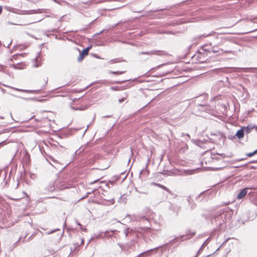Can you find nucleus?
Wrapping results in <instances>:
<instances>
[{
	"label": "nucleus",
	"instance_id": "473e14b6",
	"mask_svg": "<svg viewBox=\"0 0 257 257\" xmlns=\"http://www.w3.org/2000/svg\"><path fill=\"white\" fill-rule=\"evenodd\" d=\"M160 187H161L162 189L167 191H169L168 189L165 186L162 185H159Z\"/></svg>",
	"mask_w": 257,
	"mask_h": 257
},
{
	"label": "nucleus",
	"instance_id": "49530a36",
	"mask_svg": "<svg viewBox=\"0 0 257 257\" xmlns=\"http://www.w3.org/2000/svg\"><path fill=\"white\" fill-rule=\"evenodd\" d=\"M104 31V30H102L101 31H100L99 33H97L96 34L99 35V34H101V33H102Z\"/></svg>",
	"mask_w": 257,
	"mask_h": 257
},
{
	"label": "nucleus",
	"instance_id": "bf43d9fd",
	"mask_svg": "<svg viewBox=\"0 0 257 257\" xmlns=\"http://www.w3.org/2000/svg\"><path fill=\"white\" fill-rule=\"evenodd\" d=\"M162 10H156V11H154V12H158V11H161Z\"/></svg>",
	"mask_w": 257,
	"mask_h": 257
},
{
	"label": "nucleus",
	"instance_id": "0e129e2a",
	"mask_svg": "<svg viewBox=\"0 0 257 257\" xmlns=\"http://www.w3.org/2000/svg\"><path fill=\"white\" fill-rule=\"evenodd\" d=\"M83 242V240H82L81 243H82Z\"/></svg>",
	"mask_w": 257,
	"mask_h": 257
},
{
	"label": "nucleus",
	"instance_id": "f704fd0d",
	"mask_svg": "<svg viewBox=\"0 0 257 257\" xmlns=\"http://www.w3.org/2000/svg\"><path fill=\"white\" fill-rule=\"evenodd\" d=\"M111 89L113 90H118V86H112L111 87Z\"/></svg>",
	"mask_w": 257,
	"mask_h": 257
},
{
	"label": "nucleus",
	"instance_id": "412c9836",
	"mask_svg": "<svg viewBox=\"0 0 257 257\" xmlns=\"http://www.w3.org/2000/svg\"><path fill=\"white\" fill-rule=\"evenodd\" d=\"M103 232H101V233H100L99 234H94L93 235V237H92L91 238V239H90V240L89 241V242H88V244L89 243V242H90V241L93 239V238H96V239H100V238H103Z\"/></svg>",
	"mask_w": 257,
	"mask_h": 257
},
{
	"label": "nucleus",
	"instance_id": "79ce46f5",
	"mask_svg": "<svg viewBox=\"0 0 257 257\" xmlns=\"http://www.w3.org/2000/svg\"><path fill=\"white\" fill-rule=\"evenodd\" d=\"M195 206H196V205H195V204H192V205H191V208L192 209H194V208H195Z\"/></svg>",
	"mask_w": 257,
	"mask_h": 257
},
{
	"label": "nucleus",
	"instance_id": "6e6552de",
	"mask_svg": "<svg viewBox=\"0 0 257 257\" xmlns=\"http://www.w3.org/2000/svg\"><path fill=\"white\" fill-rule=\"evenodd\" d=\"M218 45H214V46H212L210 48L211 52H212L213 53H216L219 52L220 51H221L222 53H228L231 52V51H228V50L224 51L223 49L218 48Z\"/></svg>",
	"mask_w": 257,
	"mask_h": 257
},
{
	"label": "nucleus",
	"instance_id": "6ab92c4d",
	"mask_svg": "<svg viewBox=\"0 0 257 257\" xmlns=\"http://www.w3.org/2000/svg\"><path fill=\"white\" fill-rule=\"evenodd\" d=\"M207 45H204L202 46L199 51H201V52H204L206 54H207V53H210V48H207Z\"/></svg>",
	"mask_w": 257,
	"mask_h": 257
},
{
	"label": "nucleus",
	"instance_id": "58836bf2",
	"mask_svg": "<svg viewBox=\"0 0 257 257\" xmlns=\"http://www.w3.org/2000/svg\"><path fill=\"white\" fill-rule=\"evenodd\" d=\"M185 136V134L184 133H182L181 136ZM185 136H187L188 137V138H190V136L189 134H185Z\"/></svg>",
	"mask_w": 257,
	"mask_h": 257
},
{
	"label": "nucleus",
	"instance_id": "ea45409f",
	"mask_svg": "<svg viewBox=\"0 0 257 257\" xmlns=\"http://www.w3.org/2000/svg\"><path fill=\"white\" fill-rule=\"evenodd\" d=\"M3 11V7L2 6H0V15L2 14Z\"/></svg>",
	"mask_w": 257,
	"mask_h": 257
},
{
	"label": "nucleus",
	"instance_id": "c85d7f7f",
	"mask_svg": "<svg viewBox=\"0 0 257 257\" xmlns=\"http://www.w3.org/2000/svg\"><path fill=\"white\" fill-rule=\"evenodd\" d=\"M257 154V149L255 150L253 152L249 153L247 154V156L248 157H251L254 155H255Z\"/></svg>",
	"mask_w": 257,
	"mask_h": 257
},
{
	"label": "nucleus",
	"instance_id": "ddd939ff",
	"mask_svg": "<svg viewBox=\"0 0 257 257\" xmlns=\"http://www.w3.org/2000/svg\"><path fill=\"white\" fill-rule=\"evenodd\" d=\"M30 14H41V13H49V10L45 9H39L38 10H33L31 11Z\"/></svg>",
	"mask_w": 257,
	"mask_h": 257
},
{
	"label": "nucleus",
	"instance_id": "f3484780",
	"mask_svg": "<svg viewBox=\"0 0 257 257\" xmlns=\"http://www.w3.org/2000/svg\"><path fill=\"white\" fill-rule=\"evenodd\" d=\"M88 53H87L84 49H83L82 51L81 52L80 51L79 56L77 58V61L78 62H81L84 58V57L87 55Z\"/></svg>",
	"mask_w": 257,
	"mask_h": 257
},
{
	"label": "nucleus",
	"instance_id": "4468645a",
	"mask_svg": "<svg viewBox=\"0 0 257 257\" xmlns=\"http://www.w3.org/2000/svg\"><path fill=\"white\" fill-rule=\"evenodd\" d=\"M225 157L224 154H211V158L216 160H219L221 158H224Z\"/></svg>",
	"mask_w": 257,
	"mask_h": 257
},
{
	"label": "nucleus",
	"instance_id": "4be33fe9",
	"mask_svg": "<svg viewBox=\"0 0 257 257\" xmlns=\"http://www.w3.org/2000/svg\"><path fill=\"white\" fill-rule=\"evenodd\" d=\"M116 230H111L110 231H105L104 232H103V238L104 237H111L112 234H110L111 232H113L114 231H115Z\"/></svg>",
	"mask_w": 257,
	"mask_h": 257
},
{
	"label": "nucleus",
	"instance_id": "09e8293b",
	"mask_svg": "<svg viewBox=\"0 0 257 257\" xmlns=\"http://www.w3.org/2000/svg\"><path fill=\"white\" fill-rule=\"evenodd\" d=\"M205 246H206V245H203V244H202V246H201V247H200V248H201V249H203V248Z\"/></svg>",
	"mask_w": 257,
	"mask_h": 257
},
{
	"label": "nucleus",
	"instance_id": "c756f323",
	"mask_svg": "<svg viewBox=\"0 0 257 257\" xmlns=\"http://www.w3.org/2000/svg\"><path fill=\"white\" fill-rule=\"evenodd\" d=\"M210 238H211L210 237H209L208 238H207V239L204 242L203 245H207V244L209 243V242L210 240Z\"/></svg>",
	"mask_w": 257,
	"mask_h": 257
},
{
	"label": "nucleus",
	"instance_id": "a211bd4d",
	"mask_svg": "<svg viewBox=\"0 0 257 257\" xmlns=\"http://www.w3.org/2000/svg\"><path fill=\"white\" fill-rule=\"evenodd\" d=\"M196 106H200L201 108L199 109L205 111H207L209 110V106L206 105L205 104L197 103Z\"/></svg>",
	"mask_w": 257,
	"mask_h": 257
},
{
	"label": "nucleus",
	"instance_id": "423d86ee",
	"mask_svg": "<svg viewBox=\"0 0 257 257\" xmlns=\"http://www.w3.org/2000/svg\"><path fill=\"white\" fill-rule=\"evenodd\" d=\"M50 160L53 162L52 163V162H50V164L55 168L58 170H62L66 167V165L64 166L63 165H61L60 163H58V161L55 160L51 157L50 158Z\"/></svg>",
	"mask_w": 257,
	"mask_h": 257
},
{
	"label": "nucleus",
	"instance_id": "a18cd8bd",
	"mask_svg": "<svg viewBox=\"0 0 257 257\" xmlns=\"http://www.w3.org/2000/svg\"><path fill=\"white\" fill-rule=\"evenodd\" d=\"M123 100H124V99H123V98H121V99H119V102H122Z\"/></svg>",
	"mask_w": 257,
	"mask_h": 257
},
{
	"label": "nucleus",
	"instance_id": "de8ad7c7",
	"mask_svg": "<svg viewBox=\"0 0 257 257\" xmlns=\"http://www.w3.org/2000/svg\"><path fill=\"white\" fill-rule=\"evenodd\" d=\"M103 117H111V115H105V116H104Z\"/></svg>",
	"mask_w": 257,
	"mask_h": 257
},
{
	"label": "nucleus",
	"instance_id": "37998d69",
	"mask_svg": "<svg viewBox=\"0 0 257 257\" xmlns=\"http://www.w3.org/2000/svg\"><path fill=\"white\" fill-rule=\"evenodd\" d=\"M211 35H212L211 34H207V35H202V36H203L204 37H207L208 36H210Z\"/></svg>",
	"mask_w": 257,
	"mask_h": 257
},
{
	"label": "nucleus",
	"instance_id": "864d4df0",
	"mask_svg": "<svg viewBox=\"0 0 257 257\" xmlns=\"http://www.w3.org/2000/svg\"><path fill=\"white\" fill-rule=\"evenodd\" d=\"M90 193L88 192V193H87V195H86V197H87V196H88ZM85 197H83L82 198H85Z\"/></svg>",
	"mask_w": 257,
	"mask_h": 257
},
{
	"label": "nucleus",
	"instance_id": "2f4dec72",
	"mask_svg": "<svg viewBox=\"0 0 257 257\" xmlns=\"http://www.w3.org/2000/svg\"><path fill=\"white\" fill-rule=\"evenodd\" d=\"M21 239V237H20L19 238V239L16 242H15V243L13 245H14V247H15L16 246H17V245H18L19 242L20 241Z\"/></svg>",
	"mask_w": 257,
	"mask_h": 257
},
{
	"label": "nucleus",
	"instance_id": "e2e57ef3",
	"mask_svg": "<svg viewBox=\"0 0 257 257\" xmlns=\"http://www.w3.org/2000/svg\"><path fill=\"white\" fill-rule=\"evenodd\" d=\"M219 249V248H218L217 249H216V251L218 250Z\"/></svg>",
	"mask_w": 257,
	"mask_h": 257
},
{
	"label": "nucleus",
	"instance_id": "603ef678",
	"mask_svg": "<svg viewBox=\"0 0 257 257\" xmlns=\"http://www.w3.org/2000/svg\"><path fill=\"white\" fill-rule=\"evenodd\" d=\"M90 124L89 125H87V128L84 131V133L86 132V131L87 130V128H88Z\"/></svg>",
	"mask_w": 257,
	"mask_h": 257
},
{
	"label": "nucleus",
	"instance_id": "052dcab7",
	"mask_svg": "<svg viewBox=\"0 0 257 257\" xmlns=\"http://www.w3.org/2000/svg\"><path fill=\"white\" fill-rule=\"evenodd\" d=\"M14 67L15 68H17V67H16V65H13Z\"/></svg>",
	"mask_w": 257,
	"mask_h": 257
},
{
	"label": "nucleus",
	"instance_id": "c03bdc74",
	"mask_svg": "<svg viewBox=\"0 0 257 257\" xmlns=\"http://www.w3.org/2000/svg\"><path fill=\"white\" fill-rule=\"evenodd\" d=\"M33 236V234H32L31 236H30L28 238V240H30L31 239V238H32Z\"/></svg>",
	"mask_w": 257,
	"mask_h": 257
},
{
	"label": "nucleus",
	"instance_id": "dca6fc26",
	"mask_svg": "<svg viewBox=\"0 0 257 257\" xmlns=\"http://www.w3.org/2000/svg\"><path fill=\"white\" fill-rule=\"evenodd\" d=\"M56 189V185L54 182H51L46 188V190L49 192H53Z\"/></svg>",
	"mask_w": 257,
	"mask_h": 257
},
{
	"label": "nucleus",
	"instance_id": "f03ea898",
	"mask_svg": "<svg viewBox=\"0 0 257 257\" xmlns=\"http://www.w3.org/2000/svg\"><path fill=\"white\" fill-rule=\"evenodd\" d=\"M135 219L137 221H143L144 222V225H146L145 227H141L140 228L139 231L141 232H149L151 231V220L148 217L144 215H139L135 217Z\"/></svg>",
	"mask_w": 257,
	"mask_h": 257
},
{
	"label": "nucleus",
	"instance_id": "4d7b16f0",
	"mask_svg": "<svg viewBox=\"0 0 257 257\" xmlns=\"http://www.w3.org/2000/svg\"><path fill=\"white\" fill-rule=\"evenodd\" d=\"M2 173H3L2 170H0V176H1Z\"/></svg>",
	"mask_w": 257,
	"mask_h": 257
},
{
	"label": "nucleus",
	"instance_id": "c9c22d12",
	"mask_svg": "<svg viewBox=\"0 0 257 257\" xmlns=\"http://www.w3.org/2000/svg\"><path fill=\"white\" fill-rule=\"evenodd\" d=\"M208 141L210 143H214V142H215L213 140V139H211V138H209Z\"/></svg>",
	"mask_w": 257,
	"mask_h": 257
},
{
	"label": "nucleus",
	"instance_id": "aec40b11",
	"mask_svg": "<svg viewBox=\"0 0 257 257\" xmlns=\"http://www.w3.org/2000/svg\"><path fill=\"white\" fill-rule=\"evenodd\" d=\"M242 128H244V132L246 134H248L250 132L251 130L253 129L254 128H255L256 130H257V127H255L254 125H248L246 127H242Z\"/></svg>",
	"mask_w": 257,
	"mask_h": 257
},
{
	"label": "nucleus",
	"instance_id": "3c124183",
	"mask_svg": "<svg viewBox=\"0 0 257 257\" xmlns=\"http://www.w3.org/2000/svg\"><path fill=\"white\" fill-rule=\"evenodd\" d=\"M243 69H244V70H250L251 69V68H242Z\"/></svg>",
	"mask_w": 257,
	"mask_h": 257
},
{
	"label": "nucleus",
	"instance_id": "b1692460",
	"mask_svg": "<svg viewBox=\"0 0 257 257\" xmlns=\"http://www.w3.org/2000/svg\"><path fill=\"white\" fill-rule=\"evenodd\" d=\"M120 62H121V60H120L118 58H116V59H111V60H109L108 61V63L110 64H114V63H119Z\"/></svg>",
	"mask_w": 257,
	"mask_h": 257
},
{
	"label": "nucleus",
	"instance_id": "a19ab883",
	"mask_svg": "<svg viewBox=\"0 0 257 257\" xmlns=\"http://www.w3.org/2000/svg\"><path fill=\"white\" fill-rule=\"evenodd\" d=\"M6 176H7V173L5 172H4V175H3V177H4V180L5 179L6 177Z\"/></svg>",
	"mask_w": 257,
	"mask_h": 257
},
{
	"label": "nucleus",
	"instance_id": "f8f14e48",
	"mask_svg": "<svg viewBox=\"0 0 257 257\" xmlns=\"http://www.w3.org/2000/svg\"><path fill=\"white\" fill-rule=\"evenodd\" d=\"M70 185L67 184L65 182L63 181L60 182L59 184H56V188L58 190H62L70 187Z\"/></svg>",
	"mask_w": 257,
	"mask_h": 257
},
{
	"label": "nucleus",
	"instance_id": "9b49d317",
	"mask_svg": "<svg viewBox=\"0 0 257 257\" xmlns=\"http://www.w3.org/2000/svg\"><path fill=\"white\" fill-rule=\"evenodd\" d=\"M11 88L14 89L17 91H19L20 92H27V93H39L40 92V90H27V89H19L15 87H10Z\"/></svg>",
	"mask_w": 257,
	"mask_h": 257
},
{
	"label": "nucleus",
	"instance_id": "680f3d73",
	"mask_svg": "<svg viewBox=\"0 0 257 257\" xmlns=\"http://www.w3.org/2000/svg\"><path fill=\"white\" fill-rule=\"evenodd\" d=\"M78 225H80V226H81V225L80 223H78Z\"/></svg>",
	"mask_w": 257,
	"mask_h": 257
},
{
	"label": "nucleus",
	"instance_id": "13d9d810",
	"mask_svg": "<svg viewBox=\"0 0 257 257\" xmlns=\"http://www.w3.org/2000/svg\"><path fill=\"white\" fill-rule=\"evenodd\" d=\"M47 82H48V80H47L46 81V82H45V85H44V86H45V85L47 83Z\"/></svg>",
	"mask_w": 257,
	"mask_h": 257
},
{
	"label": "nucleus",
	"instance_id": "8fccbe9b",
	"mask_svg": "<svg viewBox=\"0 0 257 257\" xmlns=\"http://www.w3.org/2000/svg\"><path fill=\"white\" fill-rule=\"evenodd\" d=\"M205 246H206V245H203V244H202V246H201V247H200V248H201V249H203V248Z\"/></svg>",
	"mask_w": 257,
	"mask_h": 257
},
{
	"label": "nucleus",
	"instance_id": "69168bd1",
	"mask_svg": "<svg viewBox=\"0 0 257 257\" xmlns=\"http://www.w3.org/2000/svg\"><path fill=\"white\" fill-rule=\"evenodd\" d=\"M209 256H210V255H208L206 257H208Z\"/></svg>",
	"mask_w": 257,
	"mask_h": 257
},
{
	"label": "nucleus",
	"instance_id": "5fc2aeb1",
	"mask_svg": "<svg viewBox=\"0 0 257 257\" xmlns=\"http://www.w3.org/2000/svg\"><path fill=\"white\" fill-rule=\"evenodd\" d=\"M188 201L189 203H190V197H189V198L188 199Z\"/></svg>",
	"mask_w": 257,
	"mask_h": 257
},
{
	"label": "nucleus",
	"instance_id": "72a5a7b5",
	"mask_svg": "<svg viewBox=\"0 0 257 257\" xmlns=\"http://www.w3.org/2000/svg\"><path fill=\"white\" fill-rule=\"evenodd\" d=\"M91 48V46H88L87 48L84 49V51H85L87 53H88V51L89 49Z\"/></svg>",
	"mask_w": 257,
	"mask_h": 257
},
{
	"label": "nucleus",
	"instance_id": "2eb2a0df",
	"mask_svg": "<svg viewBox=\"0 0 257 257\" xmlns=\"http://www.w3.org/2000/svg\"><path fill=\"white\" fill-rule=\"evenodd\" d=\"M117 244L122 250H125L127 249L133 244V242L127 243L126 244L118 243Z\"/></svg>",
	"mask_w": 257,
	"mask_h": 257
},
{
	"label": "nucleus",
	"instance_id": "a878e982",
	"mask_svg": "<svg viewBox=\"0 0 257 257\" xmlns=\"http://www.w3.org/2000/svg\"><path fill=\"white\" fill-rule=\"evenodd\" d=\"M125 71H109V73L110 74H122L125 73Z\"/></svg>",
	"mask_w": 257,
	"mask_h": 257
},
{
	"label": "nucleus",
	"instance_id": "1a4fd4ad",
	"mask_svg": "<svg viewBox=\"0 0 257 257\" xmlns=\"http://www.w3.org/2000/svg\"><path fill=\"white\" fill-rule=\"evenodd\" d=\"M124 233L125 234V237L131 238L132 241H134V236L135 235V233L133 232L132 230L128 228L125 229L124 230Z\"/></svg>",
	"mask_w": 257,
	"mask_h": 257
},
{
	"label": "nucleus",
	"instance_id": "6e6d98bb",
	"mask_svg": "<svg viewBox=\"0 0 257 257\" xmlns=\"http://www.w3.org/2000/svg\"><path fill=\"white\" fill-rule=\"evenodd\" d=\"M98 181V180H95V181H94L93 182L91 183V184L94 183H95V182H97Z\"/></svg>",
	"mask_w": 257,
	"mask_h": 257
},
{
	"label": "nucleus",
	"instance_id": "4c0bfd02",
	"mask_svg": "<svg viewBox=\"0 0 257 257\" xmlns=\"http://www.w3.org/2000/svg\"><path fill=\"white\" fill-rule=\"evenodd\" d=\"M202 250V249H201V248H200V249H199V250L198 251V252H197V253L195 257H197V256L199 255V254L200 253V251H201Z\"/></svg>",
	"mask_w": 257,
	"mask_h": 257
},
{
	"label": "nucleus",
	"instance_id": "f257e3e1",
	"mask_svg": "<svg viewBox=\"0 0 257 257\" xmlns=\"http://www.w3.org/2000/svg\"><path fill=\"white\" fill-rule=\"evenodd\" d=\"M248 188H244L240 190L236 198L241 199L243 198L247 194L248 199L255 205H257V193L255 192H249L248 193Z\"/></svg>",
	"mask_w": 257,
	"mask_h": 257
},
{
	"label": "nucleus",
	"instance_id": "9d476101",
	"mask_svg": "<svg viewBox=\"0 0 257 257\" xmlns=\"http://www.w3.org/2000/svg\"><path fill=\"white\" fill-rule=\"evenodd\" d=\"M207 56V54H206L204 52H201V51H199L197 58L200 63H203L206 60Z\"/></svg>",
	"mask_w": 257,
	"mask_h": 257
},
{
	"label": "nucleus",
	"instance_id": "0eeeda50",
	"mask_svg": "<svg viewBox=\"0 0 257 257\" xmlns=\"http://www.w3.org/2000/svg\"><path fill=\"white\" fill-rule=\"evenodd\" d=\"M244 128H242V127L238 130L236 133L235 135L233 137H231L229 136L228 138L229 139H232V138L235 139L237 137L239 139H241L243 138L244 135Z\"/></svg>",
	"mask_w": 257,
	"mask_h": 257
},
{
	"label": "nucleus",
	"instance_id": "7ed1b4c3",
	"mask_svg": "<svg viewBox=\"0 0 257 257\" xmlns=\"http://www.w3.org/2000/svg\"><path fill=\"white\" fill-rule=\"evenodd\" d=\"M158 55V56H163L166 55L167 54L166 52L160 50H153L151 51H146V52H140L138 55Z\"/></svg>",
	"mask_w": 257,
	"mask_h": 257
},
{
	"label": "nucleus",
	"instance_id": "39448f33",
	"mask_svg": "<svg viewBox=\"0 0 257 257\" xmlns=\"http://www.w3.org/2000/svg\"><path fill=\"white\" fill-rule=\"evenodd\" d=\"M195 234V232H191L190 231H187V233L186 234L182 235L178 237L175 238L174 239L172 240L170 242V243L171 244H173V243H174V241L175 240H178V239H180L181 241H183V240H184L190 239L192 236H194Z\"/></svg>",
	"mask_w": 257,
	"mask_h": 257
},
{
	"label": "nucleus",
	"instance_id": "e433bc0d",
	"mask_svg": "<svg viewBox=\"0 0 257 257\" xmlns=\"http://www.w3.org/2000/svg\"><path fill=\"white\" fill-rule=\"evenodd\" d=\"M56 230H58V229H55V230H52V231H51L50 232H48L47 234H51V233H52L54 232H55V231H56Z\"/></svg>",
	"mask_w": 257,
	"mask_h": 257
},
{
	"label": "nucleus",
	"instance_id": "cd10ccee",
	"mask_svg": "<svg viewBox=\"0 0 257 257\" xmlns=\"http://www.w3.org/2000/svg\"><path fill=\"white\" fill-rule=\"evenodd\" d=\"M19 98H20L21 99L25 100H36V98H34V97H33V98H25V97H19Z\"/></svg>",
	"mask_w": 257,
	"mask_h": 257
},
{
	"label": "nucleus",
	"instance_id": "393cba45",
	"mask_svg": "<svg viewBox=\"0 0 257 257\" xmlns=\"http://www.w3.org/2000/svg\"><path fill=\"white\" fill-rule=\"evenodd\" d=\"M163 246V245H161V246H160L156 247H155V248H152V249H149V250H147V251H144V252H142V253L141 254V255H142V254H145V253H147V254H148L150 252H151V251H153V250H157V249H158V248H160V247H162Z\"/></svg>",
	"mask_w": 257,
	"mask_h": 257
},
{
	"label": "nucleus",
	"instance_id": "20e7f679",
	"mask_svg": "<svg viewBox=\"0 0 257 257\" xmlns=\"http://www.w3.org/2000/svg\"><path fill=\"white\" fill-rule=\"evenodd\" d=\"M233 213V212L232 209L229 208H226L224 210L223 213L221 217L224 218V221H230L231 220Z\"/></svg>",
	"mask_w": 257,
	"mask_h": 257
},
{
	"label": "nucleus",
	"instance_id": "bb28decb",
	"mask_svg": "<svg viewBox=\"0 0 257 257\" xmlns=\"http://www.w3.org/2000/svg\"><path fill=\"white\" fill-rule=\"evenodd\" d=\"M211 136H218L219 138V139H221V138L222 137V134L221 133H220V132H217V133H214V134L211 133Z\"/></svg>",
	"mask_w": 257,
	"mask_h": 257
},
{
	"label": "nucleus",
	"instance_id": "5701e85b",
	"mask_svg": "<svg viewBox=\"0 0 257 257\" xmlns=\"http://www.w3.org/2000/svg\"><path fill=\"white\" fill-rule=\"evenodd\" d=\"M85 148V147L81 146L80 147L77 151H75V154L76 155H78L80 154H81L82 152H83Z\"/></svg>",
	"mask_w": 257,
	"mask_h": 257
},
{
	"label": "nucleus",
	"instance_id": "7c9ffc66",
	"mask_svg": "<svg viewBox=\"0 0 257 257\" xmlns=\"http://www.w3.org/2000/svg\"><path fill=\"white\" fill-rule=\"evenodd\" d=\"M130 80H122V81H116L115 82V83L116 84H122L126 81H130Z\"/></svg>",
	"mask_w": 257,
	"mask_h": 257
}]
</instances>
